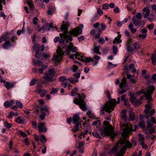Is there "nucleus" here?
Returning <instances> with one entry per match:
<instances>
[{
	"label": "nucleus",
	"mask_w": 156,
	"mask_h": 156,
	"mask_svg": "<svg viewBox=\"0 0 156 156\" xmlns=\"http://www.w3.org/2000/svg\"><path fill=\"white\" fill-rule=\"evenodd\" d=\"M121 126H125V128L123 129V131L122 134V138L120 139V143L121 144H125V145L123 147L126 148V149L127 148H130L132 147V145L131 143L127 140H126V138L128 136L129 134L131 131H133L131 125L128 124L125 125L121 124Z\"/></svg>",
	"instance_id": "nucleus-1"
},
{
	"label": "nucleus",
	"mask_w": 156,
	"mask_h": 156,
	"mask_svg": "<svg viewBox=\"0 0 156 156\" xmlns=\"http://www.w3.org/2000/svg\"><path fill=\"white\" fill-rule=\"evenodd\" d=\"M83 27V25L81 24L80 26L76 27L75 28L69 31V35L67 34H63V37L64 39H67L66 42L69 41H72L73 39L72 36H77L79 35L82 34V29Z\"/></svg>",
	"instance_id": "nucleus-2"
},
{
	"label": "nucleus",
	"mask_w": 156,
	"mask_h": 156,
	"mask_svg": "<svg viewBox=\"0 0 156 156\" xmlns=\"http://www.w3.org/2000/svg\"><path fill=\"white\" fill-rule=\"evenodd\" d=\"M116 104V101L115 99H112L108 100V101L106 102L105 105L101 109V111L102 112L101 113L104 114L105 113L103 112L104 111L107 112L111 113L114 109Z\"/></svg>",
	"instance_id": "nucleus-3"
},
{
	"label": "nucleus",
	"mask_w": 156,
	"mask_h": 156,
	"mask_svg": "<svg viewBox=\"0 0 156 156\" xmlns=\"http://www.w3.org/2000/svg\"><path fill=\"white\" fill-rule=\"evenodd\" d=\"M154 89V87L153 85H150L148 86L146 92H144V90H142L140 91H137L136 94L138 95H140L144 93L146 99L149 101H150L152 100V94Z\"/></svg>",
	"instance_id": "nucleus-4"
},
{
	"label": "nucleus",
	"mask_w": 156,
	"mask_h": 156,
	"mask_svg": "<svg viewBox=\"0 0 156 156\" xmlns=\"http://www.w3.org/2000/svg\"><path fill=\"white\" fill-rule=\"evenodd\" d=\"M103 124V126L99 130L100 133L102 136L110 135L111 133L112 126L110 125L109 122L106 121H104Z\"/></svg>",
	"instance_id": "nucleus-5"
},
{
	"label": "nucleus",
	"mask_w": 156,
	"mask_h": 156,
	"mask_svg": "<svg viewBox=\"0 0 156 156\" xmlns=\"http://www.w3.org/2000/svg\"><path fill=\"white\" fill-rule=\"evenodd\" d=\"M56 52L57 55L53 56L52 58V60L54 61L56 64L58 63L61 60L62 56L64 54V52L62 51L61 48L60 47H58L56 50Z\"/></svg>",
	"instance_id": "nucleus-6"
},
{
	"label": "nucleus",
	"mask_w": 156,
	"mask_h": 156,
	"mask_svg": "<svg viewBox=\"0 0 156 156\" xmlns=\"http://www.w3.org/2000/svg\"><path fill=\"white\" fill-rule=\"evenodd\" d=\"M74 103L76 105H79L80 108L83 111H86L87 109L86 103L83 99L77 100L76 99Z\"/></svg>",
	"instance_id": "nucleus-7"
},
{
	"label": "nucleus",
	"mask_w": 156,
	"mask_h": 156,
	"mask_svg": "<svg viewBox=\"0 0 156 156\" xmlns=\"http://www.w3.org/2000/svg\"><path fill=\"white\" fill-rule=\"evenodd\" d=\"M151 106V104H147L145 105L146 108L144 110V112L147 117L151 116L155 113V111L154 109H152L149 112Z\"/></svg>",
	"instance_id": "nucleus-8"
},
{
	"label": "nucleus",
	"mask_w": 156,
	"mask_h": 156,
	"mask_svg": "<svg viewBox=\"0 0 156 156\" xmlns=\"http://www.w3.org/2000/svg\"><path fill=\"white\" fill-rule=\"evenodd\" d=\"M69 26L68 22H65L63 21L62 25L61 26V28L60 29L61 30H63V34L60 33L59 36L60 37L62 38L63 37V34H67L68 33V27Z\"/></svg>",
	"instance_id": "nucleus-9"
},
{
	"label": "nucleus",
	"mask_w": 156,
	"mask_h": 156,
	"mask_svg": "<svg viewBox=\"0 0 156 156\" xmlns=\"http://www.w3.org/2000/svg\"><path fill=\"white\" fill-rule=\"evenodd\" d=\"M142 98H141L140 100H136V98L135 97L133 94H131L130 95V100L131 102L133 105L137 106L140 105L141 103V100Z\"/></svg>",
	"instance_id": "nucleus-10"
},
{
	"label": "nucleus",
	"mask_w": 156,
	"mask_h": 156,
	"mask_svg": "<svg viewBox=\"0 0 156 156\" xmlns=\"http://www.w3.org/2000/svg\"><path fill=\"white\" fill-rule=\"evenodd\" d=\"M39 132H46L47 129L45 126V124L43 122H40L37 126Z\"/></svg>",
	"instance_id": "nucleus-11"
},
{
	"label": "nucleus",
	"mask_w": 156,
	"mask_h": 156,
	"mask_svg": "<svg viewBox=\"0 0 156 156\" xmlns=\"http://www.w3.org/2000/svg\"><path fill=\"white\" fill-rule=\"evenodd\" d=\"M72 119L73 123L75 124L77 123L80 124L81 122V121L80 119L79 115L77 114L73 115L72 118Z\"/></svg>",
	"instance_id": "nucleus-12"
},
{
	"label": "nucleus",
	"mask_w": 156,
	"mask_h": 156,
	"mask_svg": "<svg viewBox=\"0 0 156 156\" xmlns=\"http://www.w3.org/2000/svg\"><path fill=\"white\" fill-rule=\"evenodd\" d=\"M53 76H50L48 73H45L43 79L47 82L54 81L55 79L53 78Z\"/></svg>",
	"instance_id": "nucleus-13"
},
{
	"label": "nucleus",
	"mask_w": 156,
	"mask_h": 156,
	"mask_svg": "<svg viewBox=\"0 0 156 156\" xmlns=\"http://www.w3.org/2000/svg\"><path fill=\"white\" fill-rule=\"evenodd\" d=\"M94 62L93 66L96 65L98 62V61H95L94 58L91 57H84V59L83 62L86 63L89 62Z\"/></svg>",
	"instance_id": "nucleus-14"
},
{
	"label": "nucleus",
	"mask_w": 156,
	"mask_h": 156,
	"mask_svg": "<svg viewBox=\"0 0 156 156\" xmlns=\"http://www.w3.org/2000/svg\"><path fill=\"white\" fill-rule=\"evenodd\" d=\"M5 42L3 43L2 47L4 49H8L9 47L12 46V44L11 43L9 40H5Z\"/></svg>",
	"instance_id": "nucleus-15"
},
{
	"label": "nucleus",
	"mask_w": 156,
	"mask_h": 156,
	"mask_svg": "<svg viewBox=\"0 0 156 156\" xmlns=\"http://www.w3.org/2000/svg\"><path fill=\"white\" fill-rule=\"evenodd\" d=\"M134 16L132 18V20L135 26H139L141 23V21Z\"/></svg>",
	"instance_id": "nucleus-16"
},
{
	"label": "nucleus",
	"mask_w": 156,
	"mask_h": 156,
	"mask_svg": "<svg viewBox=\"0 0 156 156\" xmlns=\"http://www.w3.org/2000/svg\"><path fill=\"white\" fill-rule=\"evenodd\" d=\"M73 47V45L72 42H70L69 43V45L67 46V47H66V50L67 54L68 55H69L70 51L72 49V48ZM63 49H65V46L63 47Z\"/></svg>",
	"instance_id": "nucleus-17"
},
{
	"label": "nucleus",
	"mask_w": 156,
	"mask_h": 156,
	"mask_svg": "<svg viewBox=\"0 0 156 156\" xmlns=\"http://www.w3.org/2000/svg\"><path fill=\"white\" fill-rule=\"evenodd\" d=\"M3 81L5 86L8 90L10 89V88H12L14 85L13 83H10L8 82H6L5 80H3Z\"/></svg>",
	"instance_id": "nucleus-18"
},
{
	"label": "nucleus",
	"mask_w": 156,
	"mask_h": 156,
	"mask_svg": "<svg viewBox=\"0 0 156 156\" xmlns=\"http://www.w3.org/2000/svg\"><path fill=\"white\" fill-rule=\"evenodd\" d=\"M37 90L38 93L40 94V96L42 97H44L47 93V91L45 90H41L40 88H38Z\"/></svg>",
	"instance_id": "nucleus-19"
},
{
	"label": "nucleus",
	"mask_w": 156,
	"mask_h": 156,
	"mask_svg": "<svg viewBox=\"0 0 156 156\" xmlns=\"http://www.w3.org/2000/svg\"><path fill=\"white\" fill-rule=\"evenodd\" d=\"M15 121L18 123L20 124H24L25 122V119H21L20 116L18 117L16 119Z\"/></svg>",
	"instance_id": "nucleus-20"
},
{
	"label": "nucleus",
	"mask_w": 156,
	"mask_h": 156,
	"mask_svg": "<svg viewBox=\"0 0 156 156\" xmlns=\"http://www.w3.org/2000/svg\"><path fill=\"white\" fill-rule=\"evenodd\" d=\"M121 35H119L117 37H115L113 41V44H119L121 43L122 40L120 39Z\"/></svg>",
	"instance_id": "nucleus-21"
},
{
	"label": "nucleus",
	"mask_w": 156,
	"mask_h": 156,
	"mask_svg": "<svg viewBox=\"0 0 156 156\" xmlns=\"http://www.w3.org/2000/svg\"><path fill=\"white\" fill-rule=\"evenodd\" d=\"M126 77H124L119 84V87L121 88L124 87L126 85Z\"/></svg>",
	"instance_id": "nucleus-22"
},
{
	"label": "nucleus",
	"mask_w": 156,
	"mask_h": 156,
	"mask_svg": "<svg viewBox=\"0 0 156 156\" xmlns=\"http://www.w3.org/2000/svg\"><path fill=\"white\" fill-rule=\"evenodd\" d=\"M128 26L132 33H134L136 32V29L133 28L134 26L133 25V23L132 22H131Z\"/></svg>",
	"instance_id": "nucleus-23"
},
{
	"label": "nucleus",
	"mask_w": 156,
	"mask_h": 156,
	"mask_svg": "<svg viewBox=\"0 0 156 156\" xmlns=\"http://www.w3.org/2000/svg\"><path fill=\"white\" fill-rule=\"evenodd\" d=\"M151 60L152 63L153 65H155L156 62V52L152 54Z\"/></svg>",
	"instance_id": "nucleus-24"
},
{
	"label": "nucleus",
	"mask_w": 156,
	"mask_h": 156,
	"mask_svg": "<svg viewBox=\"0 0 156 156\" xmlns=\"http://www.w3.org/2000/svg\"><path fill=\"white\" fill-rule=\"evenodd\" d=\"M106 27V25L105 24L103 23H101L100 27L98 29V32L99 33H101L102 30H105Z\"/></svg>",
	"instance_id": "nucleus-25"
},
{
	"label": "nucleus",
	"mask_w": 156,
	"mask_h": 156,
	"mask_svg": "<svg viewBox=\"0 0 156 156\" xmlns=\"http://www.w3.org/2000/svg\"><path fill=\"white\" fill-rule=\"evenodd\" d=\"M126 111L125 110H122V114L121 115V118L123 119L124 121L127 120V117L126 114Z\"/></svg>",
	"instance_id": "nucleus-26"
},
{
	"label": "nucleus",
	"mask_w": 156,
	"mask_h": 156,
	"mask_svg": "<svg viewBox=\"0 0 156 156\" xmlns=\"http://www.w3.org/2000/svg\"><path fill=\"white\" fill-rule=\"evenodd\" d=\"M138 140L140 142V144H142L144 142L145 138L144 136L141 134H139L138 135Z\"/></svg>",
	"instance_id": "nucleus-27"
},
{
	"label": "nucleus",
	"mask_w": 156,
	"mask_h": 156,
	"mask_svg": "<svg viewBox=\"0 0 156 156\" xmlns=\"http://www.w3.org/2000/svg\"><path fill=\"white\" fill-rule=\"evenodd\" d=\"M126 150V148H125L123 147L120 150L119 153L117 154V156H122L125 152Z\"/></svg>",
	"instance_id": "nucleus-28"
},
{
	"label": "nucleus",
	"mask_w": 156,
	"mask_h": 156,
	"mask_svg": "<svg viewBox=\"0 0 156 156\" xmlns=\"http://www.w3.org/2000/svg\"><path fill=\"white\" fill-rule=\"evenodd\" d=\"M75 125L73 126V128L72 129V131L73 132H76L79 130V125H80L79 123L75 124Z\"/></svg>",
	"instance_id": "nucleus-29"
},
{
	"label": "nucleus",
	"mask_w": 156,
	"mask_h": 156,
	"mask_svg": "<svg viewBox=\"0 0 156 156\" xmlns=\"http://www.w3.org/2000/svg\"><path fill=\"white\" fill-rule=\"evenodd\" d=\"M41 114L40 115V117L41 120H43L45 119V116H48L49 115V113H45V112H41Z\"/></svg>",
	"instance_id": "nucleus-30"
},
{
	"label": "nucleus",
	"mask_w": 156,
	"mask_h": 156,
	"mask_svg": "<svg viewBox=\"0 0 156 156\" xmlns=\"http://www.w3.org/2000/svg\"><path fill=\"white\" fill-rule=\"evenodd\" d=\"M41 112H44V111L46 112V113H49V108L47 106H44L43 107H42L41 108Z\"/></svg>",
	"instance_id": "nucleus-31"
},
{
	"label": "nucleus",
	"mask_w": 156,
	"mask_h": 156,
	"mask_svg": "<svg viewBox=\"0 0 156 156\" xmlns=\"http://www.w3.org/2000/svg\"><path fill=\"white\" fill-rule=\"evenodd\" d=\"M100 47L98 46H95L94 47V52L95 53L101 55V53L99 52Z\"/></svg>",
	"instance_id": "nucleus-32"
},
{
	"label": "nucleus",
	"mask_w": 156,
	"mask_h": 156,
	"mask_svg": "<svg viewBox=\"0 0 156 156\" xmlns=\"http://www.w3.org/2000/svg\"><path fill=\"white\" fill-rule=\"evenodd\" d=\"M77 91L78 89L77 87H75L72 90L71 92V96H75L77 93Z\"/></svg>",
	"instance_id": "nucleus-33"
},
{
	"label": "nucleus",
	"mask_w": 156,
	"mask_h": 156,
	"mask_svg": "<svg viewBox=\"0 0 156 156\" xmlns=\"http://www.w3.org/2000/svg\"><path fill=\"white\" fill-rule=\"evenodd\" d=\"M27 4L30 8L31 10H33L34 8V4H33L32 1H28L27 2Z\"/></svg>",
	"instance_id": "nucleus-34"
},
{
	"label": "nucleus",
	"mask_w": 156,
	"mask_h": 156,
	"mask_svg": "<svg viewBox=\"0 0 156 156\" xmlns=\"http://www.w3.org/2000/svg\"><path fill=\"white\" fill-rule=\"evenodd\" d=\"M87 114L89 118L91 119L93 118H94V115L90 111H88L87 112Z\"/></svg>",
	"instance_id": "nucleus-35"
},
{
	"label": "nucleus",
	"mask_w": 156,
	"mask_h": 156,
	"mask_svg": "<svg viewBox=\"0 0 156 156\" xmlns=\"http://www.w3.org/2000/svg\"><path fill=\"white\" fill-rule=\"evenodd\" d=\"M129 119L130 121H133L135 119V114L134 112H131L129 114Z\"/></svg>",
	"instance_id": "nucleus-36"
},
{
	"label": "nucleus",
	"mask_w": 156,
	"mask_h": 156,
	"mask_svg": "<svg viewBox=\"0 0 156 156\" xmlns=\"http://www.w3.org/2000/svg\"><path fill=\"white\" fill-rule=\"evenodd\" d=\"M48 74H49L50 76H53L55 74L54 69H50L48 71Z\"/></svg>",
	"instance_id": "nucleus-37"
},
{
	"label": "nucleus",
	"mask_w": 156,
	"mask_h": 156,
	"mask_svg": "<svg viewBox=\"0 0 156 156\" xmlns=\"http://www.w3.org/2000/svg\"><path fill=\"white\" fill-rule=\"evenodd\" d=\"M126 49L128 51L131 52H133L134 51V49L130 45L126 46Z\"/></svg>",
	"instance_id": "nucleus-38"
},
{
	"label": "nucleus",
	"mask_w": 156,
	"mask_h": 156,
	"mask_svg": "<svg viewBox=\"0 0 156 156\" xmlns=\"http://www.w3.org/2000/svg\"><path fill=\"white\" fill-rule=\"evenodd\" d=\"M33 44L34 45L33 46L32 48L34 50H35L36 49H39V45L38 44H36L35 42H34V43H33Z\"/></svg>",
	"instance_id": "nucleus-39"
},
{
	"label": "nucleus",
	"mask_w": 156,
	"mask_h": 156,
	"mask_svg": "<svg viewBox=\"0 0 156 156\" xmlns=\"http://www.w3.org/2000/svg\"><path fill=\"white\" fill-rule=\"evenodd\" d=\"M40 139L42 143H44L46 142V137L44 135H41L40 137Z\"/></svg>",
	"instance_id": "nucleus-40"
},
{
	"label": "nucleus",
	"mask_w": 156,
	"mask_h": 156,
	"mask_svg": "<svg viewBox=\"0 0 156 156\" xmlns=\"http://www.w3.org/2000/svg\"><path fill=\"white\" fill-rule=\"evenodd\" d=\"M133 46L135 49H138L140 48V45L139 44L136 42L134 43L133 44Z\"/></svg>",
	"instance_id": "nucleus-41"
},
{
	"label": "nucleus",
	"mask_w": 156,
	"mask_h": 156,
	"mask_svg": "<svg viewBox=\"0 0 156 156\" xmlns=\"http://www.w3.org/2000/svg\"><path fill=\"white\" fill-rule=\"evenodd\" d=\"M132 42V39L131 37L129 38L126 42V46L130 45Z\"/></svg>",
	"instance_id": "nucleus-42"
},
{
	"label": "nucleus",
	"mask_w": 156,
	"mask_h": 156,
	"mask_svg": "<svg viewBox=\"0 0 156 156\" xmlns=\"http://www.w3.org/2000/svg\"><path fill=\"white\" fill-rule=\"evenodd\" d=\"M97 13L99 16H102L103 14V11L100 8H98Z\"/></svg>",
	"instance_id": "nucleus-43"
},
{
	"label": "nucleus",
	"mask_w": 156,
	"mask_h": 156,
	"mask_svg": "<svg viewBox=\"0 0 156 156\" xmlns=\"http://www.w3.org/2000/svg\"><path fill=\"white\" fill-rule=\"evenodd\" d=\"M16 104L18 107L21 108H23V105L22 103L19 101H16Z\"/></svg>",
	"instance_id": "nucleus-44"
},
{
	"label": "nucleus",
	"mask_w": 156,
	"mask_h": 156,
	"mask_svg": "<svg viewBox=\"0 0 156 156\" xmlns=\"http://www.w3.org/2000/svg\"><path fill=\"white\" fill-rule=\"evenodd\" d=\"M102 9H108L109 8V5L107 3H105L102 6Z\"/></svg>",
	"instance_id": "nucleus-45"
},
{
	"label": "nucleus",
	"mask_w": 156,
	"mask_h": 156,
	"mask_svg": "<svg viewBox=\"0 0 156 156\" xmlns=\"http://www.w3.org/2000/svg\"><path fill=\"white\" fill-rule=\"evenodd\" d=\"M101 123V121L99 120H98L95 121H94L93 122V125L94 126H96L97 125H100Z\"/></svg>",
	"instance_id": "nucleus-46"
},
{
	"label": "nucleus",
	"mask_w": 156,
	"mask_h": 156,
	"mask_svg": "<svg viewBox=\"0 0 156 156\" xmlns=\"http://www.w3.org/2000/svg\"><path fill=\"white\" fill-rule=\"evenodd\" d=\"M139 126L142 128H144L145 127V122L143 121H142L139 122Z\"/></svg>",
	"instance_id": "nucleus-47"
},
{
	"label": "nucleus",
	"mask_w": 156,
	"mask_h": 156,
	"mask_svg": "<svg viewBox=\"0 0 156 156\" xmlns=\"http://www.w3.org/2000/svg\"><path fill=\"white\" fill-rule=\"evenodd\" d=\"M85 144L84 141H82L80 142L79 143V146L77 147V148L83 147Z\"/></svg>",
	"instance_id": "nucleus-48"
},
{
	"label": "nucleus",
	"mask_w": 156,
	"mask_h": 156,
	"mask_svg": "<svg viewBox=\"0 0 156 156\" xmlns=\"http://www.w3.org/2000/svg\"><path fill=\"white\" fill-rule=\"evenodd\" d=\"M14 115V113L13 111H11L9 115H8L7 116V117L9 119H11L13 117V116Z\"/></svg>",
	"instance_id": "nucleus-49"
},
{
	"label": "nucleus",
	"mask_w": 156,
	"mask_h": 156,
	"mask_svg": "<svg viewBox=\"0 0 156 156\" xmlns=\"http://www.w3.org/2000/svg\"><path fill=\"white\" fill-rule=\"evenodd\" d=\"M58 92L56 88H52L51 91L50 92V94H53L56 93Z\"/></svg>",
	"instance_id": "nucleus-50"
},
{
	"label": "nucleus",
	"mask_w": 156,
	"mask_h": 156,
	"mask_svg": "<svg viewBox=\"0 0 156 156\" xmlns=\"http://www.w3.org/2000/svg\"><path fill=\"white\" fill-rule=\"evenodd\" d=\"M92 134L95 137L98 138H99L100 137L99 134L96 132H92Z\"/></svg>",
	"instance_id": "nucleus-51"
},
{
	"label": "nucleus",
	"mask_w": 156,
	"mask_h": 156,
	"mask_svg": "<svg viewBox=\"0 0 156 156\" xmlns=\"http://www.w3.org/2000/svg\"><path fill=\"white\" fill-rule=\"evenodd\" d=\"M66 80V76H62L60 77L59 79L58 80L61 82H63L65 80Z\"/></svg>",
	"instance_id": "nucleus-52"
},
{
	"label": "nucleus",
	"mask_w": 156,
	"mask_h": 156,
	"mask_svg": "<svg viewBox=\"0 0 156 156\" xmlns=\"http://www.w3.org/2000/svg\"><path fill=\"white\" fill-rule=\"evenodd\" d=\"M135 17L139 20H140L142 18V16H141V14L139 12L137 13L136 15L135 16Z\"/></svg>",
	"instance_id": "nucleus-53"
},
{
	"label": "nucleus",
	"mask_w": 156,
	"mask_h": 156,
	"mask_svg": "<svg viewBox=\"0 0 156 156\" xmlns=\"http://www.w3.org/2000/svg\"><path fill=\"white\" fill-rule=\"evenodd\" d=\"M12 105V104H10V103L9 101H5L4 103V105L6 107L8 108L10 105Z\"/></svg>",
	"instance_id": "nucleus-54"
},
{
	"label": "nucleus",
	"mask_w": 156,
	"mask_h": 156,
	"mask_svg": "<svg viewBox=\"0 0 156 156\" xmlns=\"http://www.w3.org/2000/svg\"><path fill=\"white\" fill-rule=\"evenodd\" d=\"M117 149V147L116 146H115L113 147L109 151V153H112L115 151Z\"/></svg>",
	"instance_id": "nucleus-55"
},
{
	"label": "nucleus",
	"mask_w": 156,
	"mask_h": 156,
	"mask_svg": "<svg viewBox=\"0 0 156 156\" xmlns=\"http://www.w3.org/2000/svg\"><path fill=\"white\" fill-rule=\"evenodd\" d=\"M20 134L23 137H25L27 136V134L22 131H20Z\"/></svg>",
	"instance_id": "nucleus-56"
},
{
	"label": "nucleus",
	"mask_w": 156,
	"mask_h": 156,
	"mask_svg": "<svg viewBox=\"0 0 156 156\" xmlns=\"http://www.w3.org/2000/svg\"><path fill=\"white\" fill-rule=\"evenodd\" d=\"M113 53L116 54L118 51L117 48L116 46H114L113 48Z\"/></svg>",
	"instance_id": "nucleus-57"
},
{
	"label": "nucleus",
	"mask_w": 156,
	"mask_h": 156,
	"mask_svg": "<svg viewBox=\"0 0 156 156\" xmlns=\"http://www.w3.org/2000/svg\"><path fill=\"white\" fill-rule=\"evenodd\" d=\"M5 126L8 128H10L12 126V124H10L6 122L5 123Z\"/></svg>",
	"instance_id": "nucleus-58"
},
{
	"label": "nucleus",
	"mask_w": 156,
	"mask_h": 156,
	"mask_svg": "<svg viewBox=\"0 0 156 156\" xmlns=\"http://www.w3.org/2000/svg\"><path fill=\"white\" fill-rule=\"evenodd\" d=\"M73 76L76 79H78L80 77V73H76L74 74Z\"/></svg>",
	"instance_id": "nucleus-59"
},
{
	"label": "nucleus",
	"mask_w": 156,
	"mask_h": 156,
	"mask_svg": "<svg viewBox=\"0 0 156 156\" xmlns=\"http://www.w3.org/2000/svg\"><path fill=\"white\" fill-rule=\"evenodd\" d=\"M38 20V19L37 17H34L33 19V23L35 25H36L37 23V21Z\"/></svg>",
	"instance_id": "nucleus-60"
},
{
	"label": "nucleus",
	"mask_w": 156,
	"mask_h": 156,
	"mask_svg": "<svg viewBox=\"0 0 156 156\" xmlns=\"http://www.w3.org/2000/svg\"><path fill=\"white\" fill-rule=\"evenodd\" d=\"M147 36V34H139L138 35V36L139 38H140L142 37L143 39H145L146 38Z\"/></svg>",
	"instance_id": "nucleus-61"
},
{
	"label": "nucleus",
	"mask_w": 156,
	"mask_h": 156,
	"mask_svg": "<svg viewBox=\"0 0 156 156\" xmlns=\"http://www.w3.org/2000/svg\"><path fill=\"white\" fill-rule=\"evenodd\" d=\"M123 24V22H122V21L120 22L119 20H117V21L116 25L118 27H121V26Z\"/></svg>",
	"instance_id": "nucleus-62"
},
{
	"label": "nucleus",
	"mask_w": 156,
	"mask_h": 156,
	"mask_svg": "<svg viewBox=\"0 0 156 156\" xmlns=\"http://www.w3.org/2000/svg\"><path fill=\"white\" fill-rule=\"evenodd\" d=\"M78 69V67L76 65H74L73 66L72 70L73 72H76Z\"/></svg>",
	"instance_id": "nucleus-63"
},
{
	"label": "nucleus",
	"mask_w": 156,
	"mask_h": 156,
	"mask_svg": "<svg viewBox=\"0 0 156 156\" xmlns=\"http://www.w3.org/2000/svg\"><path fill=\"white\" fill-rule=\"evenodd\" d=\"M36 81V80H35V79H33L30 82V86L34 85L35 84Z\"/></svg>",
	"instance_id": "nucleus-64"
}]
</instances>
